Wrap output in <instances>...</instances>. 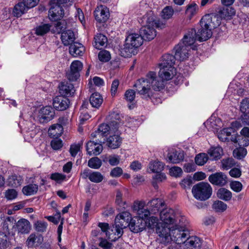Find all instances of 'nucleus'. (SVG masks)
Masks as SVG:
<instances>
[{
	"instance_id": "nucleus-20",
	"label": "nucleus",
	"mask_w": 249,
	"mask_h": 249,
	"mask_svg": "<svg viewBox=\"0 0 249 249\" xmlns=\"http://www.w3.org/2000/svg\"><path fill=\"white\" fill-rule=\"evenodd\" d=\"M227 179L226 176L222 172L215 173L209 177V180L212 184L220 186L227 183Z\"/></svg>"
},
{
	"instance_id": "nucleus-31",
	"label": "nucleus",
	"mask_w": 249,
	"mask_h": 249,
	"mask_svg": "<svg viewBox=\"0 0 249 249\" xmlns=\"http://www.w3.org/2000/svg\"><path fill=\"white\" fill-rule=\"evenodd\" d=\"M176 57L170 54H165L162 55L159 67L174 68L173 67Z\"/></svg>"
},
{
	"instance_id": "nucleus-26",
	"label": "nucleus",
	"mask_w": 249,
	"mask_h": 249,
	"mask_svg": "<svg viewBox=\"0 0 249 249\" xmlns=\"http://www.w3.org/2000/svg\"><path fill=\"white\" fill-rule=\"evenodd\" d=\"M123 234V231L120 228L117 227L116 225H113L109 228L106 235L111 241H115L122 236Z\"/></svg>"
},
{
	"instance_id": "nucleus-38",
	"label": "nucleus",
	"mask_w": 249,
	"mask_h": 249,
	"mask_svg": "<svg viewBox=\"0 0 249 249\" xmlns=\"http://www.w3.org/2000/svg\"><path fill=\"white\" fill-rule=\"evenodd\" d=\"M135 48L129 44L125 41V44L123 47L121 48L120 50V54L124 57H129L134 54L135 52Z\"/></svg>"
},
{
	"instance_id": "nucleus-39",
	"label": "nucleus",
	"mask_w": 249,
	"mask_h": 249,
	"mask_svg": "<svg viewBox=\"0 0 249 249\" xmlns=\"http://www.w3.org/2000/svg\"><path fill=\"white\" fill-rule=\"evenodd\" d=\"M103 102L102 96L97 92L93 93L89 98V103L93 107L98 108Z\"/></svg>"
},
{
	"instance_id": "nucleus-53",
	"label": "nucleus",
	"mask_w": 249,
	"mask_h": 249,
	"mask_svg": "<svg viewBox=\"0 0 249 249\" xmlns=\"http://www.w3.org/2000/svg\"><path fill=\"white\" fill-rule=\"evenodd\" d=\"M55 32L57 34L61 33L65 31L64 30L67 28V22L65 20H57L54 24Z\"/></svg>"
},
{
	"instance_id": "nucleus-13",
	"label": "nucleus",
	"mask_w": 249,
	"mask_h": 249,
	"mask_svg": "<svg viewBox=\"0 0 249 249\" xmlns=\"http://www.w3.org/2000/svg\"><path fill=\"white\" fill-rule=\"evenodd\" d=\"M146 77L149 81L150 87L156 91H160L164 89V82L156 76L155 72L150 71L147 73Z\"/></svg>"
},
{
	"instance_id": "nucleus-58",
	"label": "nucleus",
	"mask_w": 249,
	"mask_h": 249,
	"mask_svg": "<svg viewBox=\"0 0 249 249\" xmlns=\"http://www.w3.org/2000/svg\"><path fill=\"white\" fill-rule=\"evenodd\" d=\"M90 136L91 138H96V139L93 141L98 142V143H101L102 144V143H105L106 141V136L101 134V132H99L98 131H95V132L92 133Z\"/></svg>"
},
{
	"instance_id": "nucleus-9",
	"label": "nucleus",
	"mask_w": 249,
	"mask_h": 249,
	"mask_svg": "<svg viewBox=\"0 0 249 249\" xmlns=\"http://www.w3.org/2000/svg\"><path fill=\"white\" fill-rule=\"evenodd\" d=\"M189 232L188 230L179 227L176 224L172 230V241H174L178 244H183L189 236Z\"/></svg>"
},
{
	"instance_id": "nucleus-60",
	"label": "nucleus",
	"mask_w": 249,
	"mask_h": 249,
	"mask_svg": "<svg viewBox=\"0 0 249 249\" xmlns=\"http://www.w3.org/2000/svg\"><path fill=\"white\" fill-rule=\"evenodd\" d=\"M82 146L81 143L72 144L70 146L69 152L72 157H75L77 153L80 151Z\"/></svg>"
},
{
	"instance_id": "nucleus-15",
	"label": "nucleus",
	"mask_w": 249,
	"mask_h": 249,
	"mask_svg": "<svg viewBox=\"0 0 249 249\" xmlns=\"http://www.w3.org/2000/svg\"><path fill=\"white\" fill-rule=\"evenodd\" d=\"M201 28L196 32V30L194 29H191L189 31L193 30L195 32L194 35V42L196 39L200 42L204 41L209 39L213 35L212 30L208 28L207 26H203V24H200Z\"/></svg>"
},
{
	"instance_id": "nucleus-37",
	"label": "nucleus",
	"mask_w": 249,
	"mask_h": 249,
	"mask_svg": "<svg viewBox=\"0 0 249 249\" xmlns=\"http://www.w3.org/2000/svg\"><path fill=\"white\" fill-rule=\"evenodd\" d=\"M23 178L19 175H13L8 178L7 185L14 188L20 186L23 182Z\"/></svg>"
},
{
	"instance_id": "nucleus-64",
	"label": "nucleus",
	"mask_w": 249,
	"mask_h": 249,
	"mask_svg": "<svg viewBox=\"0 0 249 249\" xmlns=\"http://www.w3.org/2000/svg\"><path fill=\"white\" fill-rule=\"evenodd\" d=\"M7 236L4 233L0 234V249H6L9 246Z\"/></svg>"
},
{
	"instance_id": "nucleus-50",
	"label": "nucleus",
	"mask_w": 249,
	"mask_h": 249,
	"mask_svg": "<svg viewBox=\"0 0 249 249\" xmlns=\"http://www.w3.org/2000/svg\"><path fill=\"white\" fill-rule=\"evenodd\" d=\"M104 179V176L99 172L92 171L90 175V181L94 183H100Z\"/></svg>"
},
{
	"instance_id": "nucleus-25",
	"label": "nucleus",
	"mask_w": 249,
	"mask_h": 249,
	"mask_svg": "<svg viewBox=\"0 0 249 249\" xmlns=\"http://www.w3.org/2000/svg\"><path fill=\"white\" fill-rule=\"evenodd\" d=\"M165 205L164 202L160 199L155 198L149 201L147 205L148 206L150 212V215L151 214H155L158 213L160 209Z\"/></svg>"
},
{
	"instance_id": "nucleus-41",
	"label": "nucleus",
	"mask_w": 249,
	"mask_h": 249,
	"mask_svg": "<svg viewBox=\"0 0 249 249\" xmlns=\"http://www.w3.org/2000/svg\"><path fill=\"white\" fill-rule=\"evenodd\" d=\"M198 6L195 2L189 3L187 6L185 10L186 15L191 18L194 16L196 15L198 11Z\"/></svg>"
},
{
	"instance_id": "nucleus-22",
	"label": "nucleus",
	"mask_w": 249,
	"mask_h": 249,
	"mask_svg": "<svg viewBox=\"0 0 249 249\" xmlns=\"http://www.w3.org/2000/svg\"><path fill=\"white\" fill-rule=\"evenodd\" d=\"M143 40V38L140 34L131 33L127 36L125 41L127 42V44L137 48L142 45Z\"/></svg>"
},
{
	"instance_id": "nucleus-8",
	"label": "nucleus",
	"mask_w": 249,
	"mask_h": 249,
	"mask_svg": "<svg viewBox=\"0 0 249 249\" xmlns=\"http://www.w3.org/2000/svg\"><path fill=\"white\" fill-rule=\"evenodd\" d=\"M220 17L216 13H212L204 15L201 19L200 23L204 26H207L212 31L218 27L220 24Z\"/></svg>"
},
{
	"instance_id": "nucleus-62",
	"label": "nucleus",
	"mask_w": 249,
	"mask_h": 249,
	"mask_svg": "<svg viewBox=\"0 0 249 249\" xmlns=\"http://www.w3.org/2000/svg\"><path fill=\"white\" fill-rule=\"evenodd\" d=\"M35 229L38 232H43L46 231L47 227V223L42 221H37L35 224Z\"/></svg>"
},
{
	"instance_id": "nucleus-1",
	"label": "nucleus",
	"mask_w": 249,
	"mask_h": 249,
	"mask_svg": "<svg viewBox=\"0 0 249 249\" xmlns=\"http://www.w3.org/2000/svg\"><path fill=\"white\" fill-rule=\"evenodd\" d=\"M145 205L144 201L136 200L132 206L133 211L138 216L132 219L129 229L135 233L142 231L146 227L145 219L150 215V212L147 208H145Z\"/></svg>"
},
{
	"instance_id": "nucleus-6",
	"label": "nucleus",
	"mask_w": 249,
	"mask_h": 249,
	"mask_svg": "<svg viewBox=\"0 0 249 249\" xmlns=\"http://www.w3.org/2000/svg\"><path fill=\"white\" fill-rule=\"evenodd\" d=\"M174 226L158 223L157 225L156 231L158 234L160 242L166 245L172 241V230Z\"/></svg>"
},
{
	"instance_id": "nucleus-32",
	"label": "nucleus",
	"mask_w": 249,
	"mask_h": 249,
	"mask_svg": "<svg viewBox=\"0 0 249 249\" xmlns=\"http://www.w3.org/2000/svg\"><path fill=\"white\" fill-rule=\"evenodd\" d=\"M29 9V8L21 0L14 6L12 14L15 17L19 18L26 13Z\"/></svg>"
},
{
	"instance_id": "nucleus-35",
	"label": "nucleus",
	"mask_w": 249,
	"mask_h": 249,
	"mask_svg": "<svg viewBox=\"0 0 249 249\" xmlns=\"http://www.w3.org/2000/svg\"><path fill=\"white\" fill-rule=\"evenodd\" d=\"M16 228L18 232L21 233H27L30 230V223L25 219H21L17 223L16 222Z\"/></svg>"
},
{
	"instance_id": "nucleus-4",
	"label": "nucleus",
	"mask_w": 249,
	"mask_h": 249,
	"mask_svg": "<svg viewBox=\"0 0 249 249\" xmlns=\"http://www.w3.org/2000/svg\"><path fill=\"white\" fill-rule=\"evenodd\" d=\"M192 192L195 198L205 201L211 197L212 188L208 183L201 182L193 187Z\"/></svg>"
},
{
	"instance_id": "nucleus-11",
	"label": "nucleus",
	"mask_w": 249,
	"mask_h": 249,
	"mask_svg": "<svg viewBox=\"0 0 249 249\" xmlns=\"http://www.w3.org/2000/svg\"><path fill=\"white\" fill-rule=\"evenodd\" d=\"M54 116L55 111L53 108L51 106H46L40 109L38 119L40 123H46L53 119Z\"/></svg>"
},
{
	"instance_id": "nucleus-3",
	"label": "nucleus",
	"mask_w": 249,
	"mask_h": 249,
	"mask_svg": "<svg viewBox=\"0 0 249 249\" xmlns=\"http://www.w3.org/2000/svg\"><path fill=\"white\" fill-rule=\"evenodd\" d=\"M134 87L138 94H139L142 98L149 100L150 99L154 104H158L161 103V99L156 96V94L154 93L151 89L150 85L148 78H141L138 79Z\"/></svg>"
},
{
	"instance_id": "nucleus-24",
	"label": "nucleus",
	"mask_w": 249,
	"mask_h": 249,
	"mask_svg": "<svg viewBox=\"0 0 249 249\" xmlns=\"http://www.w3.org/2000/svg\"><path fill=\"white\" fill-rule=\"evenodd\" d=\"M184 249H199L201 245L200 239L196 236H189L183 243Z\"/></svg>"
},
{
	"instance_id": "nucleus-7",
	"label": "nucleus",
	"mask_w": 249,
	"mask_h": 249,
	"mask_svg": "<svg viewBox=\"0 0 249 249\" xmlns=\"http://www.w3.org/2000/svg\"><path fill=\"white\" fill-rule=\"evenodd\" d=\"M161 222L160 224L174 226L176 224V213L172 208L166 207L162 209L160 213Z\"/></svg>"
},
{
	"instance_id": "nucleus-49",
	"label": "nucleus",
	"mask_w": 249,
	"mask_h": 249,
	"mask_svg": "<svg viewBox=\"0 0 249 249\" xmlns=\"http://www.w3.org/2000/svg\"><path fill=\"white\" fill-rule=\"evenodd\" d=\"M51 26L49 24H43L39 25L36 28V34L37 36H42L48 33Z\"/></svg>"
},
{
	"instance_id": "nucleus-12",
	"label": "nucleus",
	"mask_w": 249,
	"mask_h": 249,
	"mask_svg": "<svg viewBox=\"0 0 249 249\" xmlns=\"http://www.w3.org/2000/svg\"><path fill=\"white\" fill-rule=\"evenodd\" d=\"M51 8L49 11V18L51 21L60 20L63 18L64 12L60 6L61 4L56 2L54 4L50 1Z\"/></svg>"
},
{
	"instance_id": "nucleus-29",
	"label": "nucleus",
	"mask_w": 249,
	"mask_h": 249,
	"mask_svg": "<svg viewBox=\"0 0 249 249\" xmlns=\"http://www.w3.org/2000/svg\"><path fill=\"white\" fill-rule=\"evenodd\" d=\"M183 151L173 150L168 153V161L173 163H178L183 160Z\"/></svg>"
},
{
	"instance_id": "nucleus-47",
	"label": "nucleus",
	"mask_w": 249,
	"mask_h": 249,
	"mask_svg": "<svg viewBox=\"0 0 249 249\" xmlns=\"http://www.w3.org/2000/svg\"><path fill=\"white\" fill-rule=\"evenodd\" d=\"M232 131L233 129L231 127L225 128L218 133V138L222 142L229 141L228 137L231 135Z\"/></svg>"
},
{
	"instance_id": "nucleus-63",
	"label": "nucleus",
	"mask_w": 249,
	"mask_h": 249,
	"mask_svg": "<svg viewBox=\"0 0 249 249\" xmlns=\"http://www.w3.org/2000/svg\"><path fill=\"white\" fill-rule=\"evenodd\" d=\"M98 58L102 62H107L110 59V54L106 50L101 51L98 54Z\"/></svg>"
},
{
	"instance_id": "nucleus-27",
	"label": "nucleus",
	"mask_w": 249,
	"mask_h": 249,
	"mask_svg": "<svg viewBox=\"0 0 249 249\" xmlns=\"http://www.w3.org/2000/svg\"><path fill=\"white\" fill-rule=\"evenodd\" d=\"M140 35L142 36L143 40L150 41L156 36L155 28L142 26L140 29Z\"/></svg>"
},
{
	"instance_id": "nucleus-16",
	"label": "nucleus",
	"mask_w": 249,
	"mask_h": 249,
	"mask_svg": "<svg viewBox=\"0 0 249 249\" xmlns=\"http://www.w3.org/2000/svg\"><path fill=\"white\" fill-rule=\"evenodd\" d=\"M141 20V23L143 24V26H149V27L155 28L160 27V23L152 11L147 12Z\"/></svg>"
},
{
	"instance_id": "nucleus-36",
	"label": "nucleus",
	"mask_w": 249,
	"mask_h": 249,
	"mask_svg": "<svg viewBox=\"0 0 249 249\" xmlns=\"http://www.w3.org/2000/svg\"><path fill=\"white\" fill-rule=\"evenodd\" d=\"M43 242V237L40 235L31 234L28 238L26 243L29 247L37 246Z\"/></svg>"
},
{
	"instance_id": "nucleus-40",
	"label": "nucleus",
	"mask_w": 249,
	"mask_h": 249,
	"mask_svg": "<svg viewBox=\"0 0 249 249\" xmlns=\"http://www.w3.org/2000/svg\"><path fill=\"white\" fill-rule=\"evenodd\" d=\"M210 158L212 160L219 159L223 154V149L221 147H212L208 151Z\"/></svg>"
},
{
	"instance_id": "nucleus-19",
	"label": "nucleus",
	"mask_w": 249,
	"mask_h": 249,
	"mask_svg": "<svg viewBox=\"0 0 249 249\" xmlns=\"http://www.w3.org/2000/svg\"><path fill=\"white\" fill-rule=\"evenodd\" d=\"M110 134L109 137L107 140V145L111 149L118 148L122 143V139L120 137V133L117 130H114Z\"/></svg>"
},
{
	"instance_id": "nucleus-18",
	"label": "nucleus",
	"mask_w": 249,
	"mask_h": 249,
	"mask_svg": "<svg viewBox=\"0 0 249 249\" xmlns=\"http://www.w3.org/2000/svg\"><path fill=\"white\" fill-rule=\"evenodd\" d=\"M69 99L63 96L55 97L53 101V106L57 110L63 111L67 109L70 106Z\"/></svg>"
},
{
	"instance_id": "nucleus-46",
	"label": "nucleus",
	"mask_w": 249,
	"mask_h": 249,
	"mask_svg": "<svg viewBox=\"0 0 249 249\" xmlns=\"http://www.w3.org/2000/svg\"><path fill=\"white\" fill-rule=\"evenodd\" d=\"M16 225V220L13 217H8L3 224V230L5 233L9 232L10 228L14 229Z\"/></svg>"
},
{
	"instance_id": "nucleus-21",
	"label": "nucleus",
	"mask_w": 249,
	"mask_h": 249,
	"mask_svg": "<svg viewBox=\"0 0 249 249\" xmlns=\"http://www.w3.org/2000/svg\"><path fill=\"white\" fill-rule=\"evenodd\" d=\"M86 150L90 156H97L102 152L103 146L101 143L90 140L87 143Z\"/></svg>"
},
{
	"instance_id": "nucleus-48",
	"label": "nucleus",
	"mask_w": 249,
	"mask_h": 249,
	"mask_svg": "<svg viewBox=\"0 0 249 249\" xmlns=\"http://www.w3.org/2000/svg\"><path fill=\"white\" fill-rule=\"evenodd\" d=\"M149 168L152 172L158 173L163 169L164 164L160 161L155 160L150 163Z\"/></svg>"
},
{
	"instance_id": "nucleus-61",
	"label": "nucleus",
	"mask_w": 249,
	"mask_h": 249,
	"mask_svg": "<svg viewBox=\"0 0 249 249\" xmlns=\"http://www.w3.org/2000/svg\"><path fill=\"white\" fill-rule=\"evenodd\" d=\"M173 13V9L170 6H166L162 11L161 17L165 19H168L172 17Z\"/></svg>"
},
{
	"instance_id": "nucleus-51",
	"label": "nucleus",
	"mask_w": 249,
	"mask_h": 249,
	"mask_svg": "<svg viewBox=\"0 0 249 249\" xmlns=\"http://www.w3.org/2000/svg\"><path fill=\"white\" fill-rule=\"evenodd\" d=\"M213 208L216 212H223L227 209V205L223 201L217 200L213 202Z\"/></svg>"
},
{
	"instance_id": "nucleus-54",
	"label": "nucleus",
	"mask_w": 249,
	"mask_h": 249,
	"mask_svg": "<svg viewBox=\"0 0 249 249\" xmlns=\"http://www.w3.org/2000/svg\"><path fill=\"white\" fill-rule=\"evenodd\" d=\"M102 164V161L98 157L92 158L88 161V166L93 169H99Z\"/></svg>"
},
{
	"instance_id": "nucleus-57",
	"label": "nucleus",
	"mask_w": 249,
	"mask_h": 249,
	"mask_svg": "<svg viewBox=\"0 0 249 249\" xmlns=\"http://www.w3.org/2000/svg\"><path fill=\"white\" fill-rule=\"evenodd\" d=\"M123 194L121 191L118 190L116 196V203L121 208L125 209L127 207V204L125 201H124L122 199Z\"/></svg>"
},
{
	"instance_id": "nucleus-17",
	"label": "nucleus",
	"mask_w": 249,
	"mask_h": 249,
	"mask_svg": "<svg viewBox=\"0 0 249 249\" xmlns=\"http://www.w3.org/2000/svg\"><path fill=\"white\" fill-rule=\"evenodd\" d=\"M94 16L99 22H105L109 18V10L106 6L100 5L95 9Z\"/></svg>"
},
{
	"instance_id": "nucleus-45",
	"label": "nucleus",
	"mask_w": 249,
	"mask_h": 249,
	"mask_svg": "<svg viewBox=\"0 0 249 249\" xmlns=\"http://www.w3.org/2000/svg\"><path fill=\"white\" fill-rule=\"evenodd\" d=\"M38 189V186L36 184H30L25 186L22 188V192L26 196H32L36 194Z\"/></svg>"
},
{
	"instance_id": "nucleus-5",
	"label": "nucleus",
	"mask_w": 249,
	"mask_h": 249,
	"mask_svg": "<svg viewBox=\"0 0 249 249\" xmlns=\"http://www.w3.org/2000/svg\"><path fill=\"white\" fill-rule=\"evenodd\" d=\"M107 118L111 120L109 124H102L99 126L97 130L106 136L108 132H109L110 134L114 130H117L118 129L119 123L117 121L119 120L120 116L119 114L114 112L111 113Z\"/></svg>"
},
{
	"instance_id": "nucleus-43",
	"label": "nucleus",
	"mask_w": 249,
	"mask_h": 249,
	"mask_svg": "<svg viewBox=\"0 0 249 249\" xmlns=\"http://www.w3.org/2000/svg\"><path fill=\"white\" fill-rule=\"evenodd\" d=\"M94 40L93 46L99 50L101 49V47L104 46L107 42V38L101 34L97 35L94 37Z\"/></svg>"
},
{
	"instance_id": "nucleus-28",
	"label": "nucleus",
	"mask_w": 249,
	"mask_h": 249,
	"mask_svg": "<svg viewBox=\"0 0 249 249\" xmlns=\"http://www.w3.org/2000/svg\"><path fill=\"white\" fill-rule=\"evenodd\" d=\"M160 67L159 72V77L164 81H168L172 78L175 72L174 68H169L167 67Z\"/></svg>"
},
{
	"instance_id": "nucleus-30",
	"label": "nucleus",
	"mask_w": 249,
	"mask_h": 249,
	"mask_svg": "<svg viewBox=\"0 0 249 249\" xmlns=\"http://www.w3.org/2000/svg\"><path fill=\"white\" fill-rule=\"evenodd\" d=\"M61 39L62 43L65 46L71 45L74 42L75 37L73 32L71 30L62 32Z\"/></svg>"
},
{
	"instance_id": "nucleus-2",
	"label": "nucleus",
	"mask_w": 249,
	"mask_h": 249,
	"mask_svg": "<svg viewBox=\"0 0 249 249\" xmlns=\"http://www.w3.org/2000/svg\"><path fill=\"white\" fill-rule=\"evenodd\" d=\"M195 32L193 30L188 31L184 36L181 42L174 48L175 55L176 59L180 61H184L189 57L191 46L194 43V36Z\"/></svg>"
},
{
	"instance_id": "nucleus-14",
	"label": "nucleus",
	"mask_w": 249,
	"mask_h": 249,
	"mask_svg": "<svg viewBox=\"0 0 249 249\" xmlns=\"http://www.w3.org/2000/svg\"><path fill=\"white\" fill-rule=\"evenodd\" d=\"M83 69V64L79 60L73 61L70 66V71L67 74L70 81H76L80 76V72Z\"/></svg>"
},
{
	"instance_id": "nucleus-55",
	"label": "nucleus",
	"mask_w": 249,
	"mask_h": 249,
	"mask_svg": "<svg viewBox=\"0 0 249 249\" xmlns=\"http://www.w3.org/2000/svg\"><path fill=\"white\" fill-rule=\"evenodd\" d=\"M240 110L242 113V115L249 112V98H245L242 100L240 104Z\"/></svg>"
},
{
	"instance_id": "nucleus-42",
	"label": "nucleus",
	"mask_w": 249,
	"mask_h": 249,
	"mask_svg": "<svg viewBox=\"0 0 249 249\" xmlns=\"http://www.w3.org/2000/svg\"><path fill=\"white\" fill-rule=\"evenodd\" d=\"M62 129V126L60 124H53L49 129L48 134L51 137L57 138L61 136Z\"/></svg>"
},
{
	"instance_id": "nucleus-34",
	"label": "nucleus",
	"mask_w": 249,
	"mask_h": 249,
	"mask_svg": "<svg viewBox=\"0 0 249 249\" xmlns=\"http://www.w3.org/2000/svg\"><path fill=\"white\" fill-rule=\"evenodd\" d=\"M235 10L233 8L228 7L219 10L216 14L220 17V22H221L222 19L226 20L230 19L232 16L235 15Z\"/></svg>"
},
{
	"instance_id": "nucleus-59",
	"label": "nucleus",
	"mask_w": 249,
	"mask_h": 249,
	"mask_svg": "<svg viewBox=\"0 0 249 249\" xmlns=\"http://www.w3.org/2000/svg\"><path fill=\"white\" fill-rule=\"evenodd\" d=\"M247 151L246 149L243 147L236 148L233 151V156L238 159H241L243 158L247 155Z\"/></svg>"
},
{
	"instance_id": "nucleus-10",
	"label": "nucleus",
	"mask_w": 249,
	"mask_h": 249,
	"mask_svg": "<svg viewBox=\"0 0 249 249\" xmlns=\"http://www.w3.org/2000/svg\"><path fill=\"white\" fill-rule=\"evenodd\" d=\"M132 219L131 214L129 212H123L116 216L115 224L123 231L124 229L129 227Z\"/></svg>"
},
{
	"instance_id": "nucleus-44",
	"label": "nucleus",
	"mask_w": 249,
	"mask_h": 249,
	"mask_svg": "<svg viewBox=\"0 0 249 249\" xmlns=\"http://www.w3.org/2000/svg\"><path fill=\"white\" fill-rule=\"evenodd\" d=\"M217 196L219 199L228 201L231 199L232 194L229 190L221 188L217 191Z\"/></svg>"
},
{
	"instance_id": "nucleus-33",
	"label": "nucleus",
	"mask_w": 249,
	"mask_h": 249,
	"mask_svg": "<svg viewBox=\"0 0 249 249\" xmlns=\"http://www.w3.org/2000/svg\"><path fill=\"white\" fill-rule=\"evenodd\" d=\"M85 51L83 45L77 42H74L70 46L69 52L73 57L82 56Z\"/></svg>"
},
{
	"instance_id": "nucleus-52",
	"label": "nucleus",
	"mask_w": 249,
	"mask_h": 249,
	"mask_svg": "<svg viewBox=\"0 0 249 249\" xmlns=\"http://www.w3.org/2000/svg\"><path fill=\"white\" fill-rule=\"evenodd\" d=\"M208 160V157L207 154L201 153L197 154L195 158V162L198 165H203Z\"/></svg>"
},
{
	"instance_id": "nucleus-23",
	"label": "nucleus",
	"mask_w": 249,
	"mask_h": 249,
	"mask_svg": "<svg viewBox=\"0 0 249 249\" xmlns=\"http://www.w3.org/2000/svg\"><path fill=\"white\" fill-rule=\"evenodd\" d=\"M59 93L63 96L73 95L75 90L73 85L70 82H62L59 86Z\"/></svg>"
},
{
	"instance_id": "nucleus-56",
	"label": "nucleus",
	"mask_w": 249,
	"mask_h": 249,
	"mask_svg": "<svg viewBox=\"0 0 249 249\" xmlns=\"http://www.w3.org/2000/svg\"><path fill=\"white\" fill-rule=\"evenodd\" d=\"M221 164L224 170H228L235 165V162L232 158H227L222 160Z\"/></svg>"
}]
</instances>
